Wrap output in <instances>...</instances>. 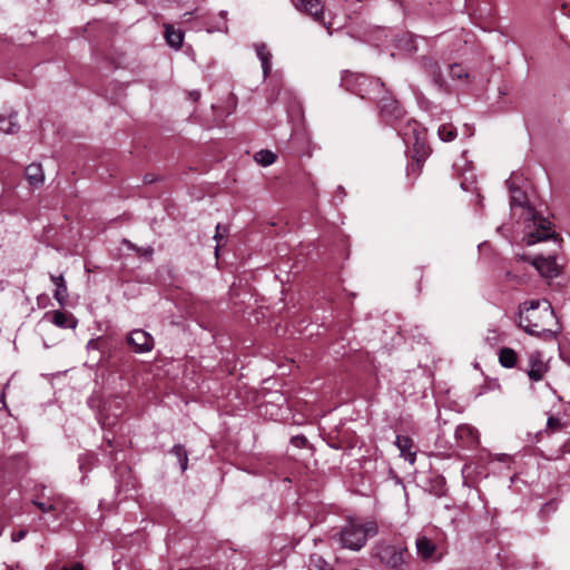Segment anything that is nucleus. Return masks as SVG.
Segmentation results:
<instances>
[{
  "instance_id": "31",
  "label": "nucleus",
  "mask_w": 570,
  "mask_h": 570,
  "mask_svg": "<svg viewBox=\"0 0 570 570\" xmlns=\"http://www.w3.org/2000/svg\"><path fill=\"white\" fill-rule=\"evenodd\" d=\"M292 443L298 448H302L306 443V438L303 435H296V436L292 438Z\"/></svg>"
},
{
  "instance_id": "41",
  "label": "nucleus",
  "mask_w": 570,
  "mask_h": 570,
  "mask_svg": "<svg viewBox=\"0 0 570 570\" xmlns=\"http://www.w3.org/2000/svg\"><path fill=\"white\" fill-rule=\"evenodd\" d=\"M127 245H129L131 248H135V245L130 244V242H127Z\"/></svg>"
},
{
  "instance_id": "8",
  "label": "nucleus",
  "mask_w": 570,
  "mask_h": 570,
  "mask_svg": "<svg viewBox=\"0 0 570 570\" xmlns=\"http://www.w3.org/2000/svg\"><path fill=\"white\" fill-rule=\"evenodd\" d=\"M380 112L381 117L389 122L400 119L403 115L399 102L392 97L387 96L380 98Z\"/></svg>"
},
{
  "instance_id": "4",
  "label": "nucleus",
  "mask_w": 570,
  "mask_h": 570,
  "mask_svg": "<svg viewBox=\"0 0 570 570\" xmlns=\"http://www.w3.org/2000/svg\"><path fill=\"white\" fill-rule=\"evenodd\" d=\"M342 86L361 98L368 99H377L379 94L384 88V83L379 78H370L362 73L348 71H345L342 77Z\"/></svg>"
},
{
  "instance_id": "12",
  "label": "nucleus",
  "mask_w": 570,
  "mask_h": 570,
  "mask_svg": "<svg viewBox=\"0 0 570 570\" xmlns=\"http://www.w3.org/2000/svg\"><path fill=\"white\" fill-rule=\"evenodd\" d=\"M45 317H50V322L60 328H76L77 326V320L70 313L61 311H55L52 313L48 312L46 313Z\"/></svg>"
},
{
  "instance_id": "25",
  "label": "nucleus",
  "mask_w": 570,
  "mask_h": 570,
  "mask_svg": "<svg viewBox=\"0 0 570 570\" xmlns=\"http://www.w3.org/2000/svg\"><path fill=\"white\" fill-rule=\"evenodd\" d=\"M308 569L309 570H332V567L321 554L313 553L309 557Z\"/></svg>"
},
{
  "instance_id": "9",
  "label": "nucleus",
  "mask_w": 570,
  "mask_h": 570,
  "mask_svg": "<svg viewBox=\"0 0 570 570\" xmlns=\"http://www.w3.org/2000/svg\"><path fill=\"white\" fill-rule=\"evenodd\" d=\"M531 264L544 277L553 278L559 275V267L553 256H537L531 261Z\"/></svg>"
},
{
  "instance_id": "27",
  "label": "nucleus",
  "mask_w": 570,
  "mask_h": 570,
  "mask_svg": "<svg viewBox=\"0 0 570 570\" xmlns=\"http://www.w3.org/2000/svg\"><path fill=\"white\" fill-rule=\"evenodd\" d=\"M438 134L441 140L446 142L452 141L458 135L456 128L449 124L440 126Z\"/></svg>"
},
{
  "instance_id": "20",
  "label": "nucleus",
  "mask_w": 570,
  "mask_h": 570,
  "mask_svg": "<svg viewBox=\"0 0 570 570\" xmlns=\"http://www.w3.org/2000/svg\"><path fill=\"white\" fill-rule=\"evenodd\" d=\"M420 126L416 121L407 124V129L402 131L401 135L405 144H410L412 139L414 140V146L423 145V138L421 137Z\"/></svg>"
},
{
  "instance_id": "18",
  "label": "nucleus",
  "mask_w": 570,
  "mask_h": 570,
  "mask_svg": "<svg viewBox=\"0 0 570 570\" xmlns=\"http://www.w3.org/2000/svg\"><path fill=\"white\" fill-rule=\"evenodd\" d=\"M417 554L423 560L432 558L436 550V546L426 537H419L415 542Z\"/></svg>"
},
{
  "instance_id": "7",
  "label": "nucleus",
  "mask_w": 570,
  "mask_h": 570,
  "mask_svg": "<svg viewBox=\"0 0 570 570\" xmlns=\"http://www.w3.org/2000/svg\"><path fill=\"white\" fill-rule=\"evenodd\" d=\"M548 370L543 360V355L539 351L531 352L528 357L527 373L530 380L538 382L541 381Z\"/></svg>"
},
{
  "instance_id": "5",
  "label": "nucleus",
  "mask_w": 570,
  "mask_h": 570,
  "mask_svg": "<svg viewBox=\"0 0 570 570\" xmlns=\"http://www.w3.org/2000/svg\"><path fill=\"white\" fill-rule=\"evenodd\" d=\"M376 557L386 568L400 570L406 564L409 552L403 546L381 543L376 547Z\"/></svg>"
},
{
  "instance_id": "19",
  "label": "nucleus",
  "mask_w": 570,
  "mask_h": 570,
  "mask_svg": "<svg viewBox=\"0 0 570 570\" xmlns=\"http://www.w3.org/2000/svg\"><path fill=\"white\" fill-rule=\"evenodd\" d=\"M455 436L464 442H466L469 445L476 444L479 441V433L478 431L468 424H462L456 428Z\"/></svg>"
},
{
  "instance_id": "28",
  "label": "nucleus",
  "mask_w": 570,
  "mask_h": 570,
  "mask_svg": "<svg viewBox=\"0 0 570 570\" xmlns=\"http://www.w3.org/2000/svg\"><path fill=\"white\" fill-rule=\"evenodd\" d=\"M450 77L452 79L462 80V79H466L469 77V73L465 71V69L461 65L454 63V65L450 66Z\"/></svg>"
},
{
  "instance_id": "15",
  "label": "nucleus",
  "mask_w": 570,
  "mask_h": 570,
  "mask_svg": "<svg viewBox=\"0 0 570 570\" xmlns=\"http://www.w3.org/2000/svg\"><path fill=\"white\" fill-rule=\"evenodd\" d=\"M395 444L400 450L401 456L407 460L410 463L415 461V452H412L413 441L411 438L405 435H397Z\"/></svg>"
},
{
  "instance_id": "1",
  "label": "nucleus",
  "mask_w": 570,
  "mask_h": 570,
  "mask_svg": "<svg viewBox=\"0 0 570 570\" xmlns=\"http://www.w3.org/2000/svg\"><path fill=\"white\" fill-rule=\"evenodd\" d=\"M507 185L511 194L510 204L512 210L517 207H520L522 210L521 216L525 224L523 243L527 246H532L551 238L558 242V235L553 230L552 223L528 204L525 194L514 186L512 178L507 180Z\"/></svg>"
},
{
  "instance_id": "39",
  "label": "nucleus",
  "mask_w": 570,
  "mask_h": 570,
  "mask_svg": "<svg viewBox=\"0 0 570 570\" xmlns=\"http://www.w3.org/2000/svg\"><path fill=\"white\" fill-rule=\"evenodd\" d=\"M127 245H129L131 248H135V245L130 244V242H127Z\"/></svg>"
},
{
  "instance_id": "40",
  "label": "nucleus",
  "mask_w": 570,
  "mask_h": 570,
  "mask_svg": "<svg viewBox=\"0 0 570 570\" xmlns=\"http://www.w3.org/2000/svg\"><path fill=\"white\" fill-rule=\"evenodd\" d=\"M127 245H129L131 248H135V245L130 244V242H127Z\"/></svg>"
},
{
  "instance_id": "11",
  "label": "nucleus",
  "mask_w": 570,
  "mask_h": 570,
  "mask_svg": "<svg viewBox=\"0 0 570 570\" xmlns=\"http://www.w3.org/2000/svg\"><path fill=\"white\" fill-rule=\"evenodd\" d=\"M31 503L38 508L42 513L56 512L61 504L66 503V499L61 495L49 497L45 499L43 493L37 494Z\"/></svg>"
},
{
  "instance_id": "24",
  "label": "nucleus",
  "mask_w": 570,
  "mask_h": 570,
  "mask_svg": "<svg viewBox=\"0 0 570 570\" xmlns=\"http://www.w3.org/2000/svg\"><path fill=\"white\" fill-rule=\"evenodd\" d=\"M170 452L177 458L181 471H186L188 464V453L186 449L181 444H175Z\"/></svg>"
},
{
  "instance_id": "14",
  "label": "nucleus",
  "mask_w": 570,
  "mask_h": 570,
  "mask_svg": "<svg viewBox=\"0 0 570 570\" xmlns=\"http://www.w3.org/2000/svg\"><path fill=\"white\" fill-rule=\"evenodd\" d=\"M422 67L436 86L443 87L445 85L440 67L432 58H423Z\"/></svg>"
},
{
  "instance_id": "10",
  "label": "nucleus",
  "mask_w": 570,
  "mask_h": 570,
  "mask_svg": "<svg viewBox=\"0 0 570 570\" xmlns=\"http://www.w3.org/2000/svg\"><path fill=\"white\" fill-rule=\"evenodd\" d=\"M294 4L298 11L309 14L315 21L323 20L324 3L322 0H295Z\"/></svg>"
},
{
  "instance_id": "3",
  "label": "nucleus",
  "mask_w": 570,
  "mask_h": 570,
  "mask_svg": "<svg viewBox=\"0 0 570 570\" xmlns=\"http://www.w3.org/2000/svg\"><path fill=\"white\" fill-rule=\"evenodd\" d=\"M377 533L375 522L358 523L355 521L347 522L338 533V542L343 548L351 550H360L366 543L368 538Z\"/></svg>"
},
{
  "instance_id": "13",
  "label": "nucleus",
  "mask_w": 570,
  "mask_h": 570,
  "mask_svg": "<svg viewBox=\"0 0 570 570\" xmlns=\"http://www.w3.org/2000/svg\"><path fill=\"white\" fill-rule=\"evenodd\" d=\"M50 279L56 285L53 297L59 303V305L63 307L68 298V288L65 277L63 275L56 276L53 274H50Z\"/></svg>"
},
{
  "instance_id": "17",
  "label": "nucleus",
  "mask_w": 570,
  "mask_h": 570,
  "mask_svg": "<svg viewBox=\"0 0 570 570\" xmlns=\"http://www.w3.org/2000/svg\"><path fill=\"white\" fill-rule=\"evenodd\" d=\"M24 177L30 185L38 187L45 180V174L40 164H30L24 169Z\"/></svg>"
},
{
  "instance_id": "23",
  "label": "nucleus",
  "mask_w": 570,
  "mask_h": 570,
  "mask_svg": "<svg viewBox=\"0 0 570 570\" xmlns=\"http://www.w3.org/2000/svg\"><path fill=\"white\" fill-rule=\"evenodd\" d=\"M500 364L507 368H511L517 363V353L509 347H503L499 354Z\"/></svg>"
},
{
  "instance_id": "34",
  "label": "nucleus",
  "mask_w": 570,
  "mask_h": 570,
  "mask_svg": "<svg viewBox=\"0 0 570 570\" xmlns=\"http://www.w3.org/2000/svg\"><path fill=\"white\" fill-rule=\"evenodd\" d=\"M61 570H83V567L82 564L80 563H75L72 567L68 568V567H62Z\"/></svg>"
},
{
  "instance_id": "33",
  "label": "nucleus",
  "mask_w": 570,
  "mask_h": 570,
  "mask_svg": "<svg viewBox=\"0 0 570 570\" xmlns=\"http://www.w3.org/2000/svg\"><path fill=\"white\" fill-rule=\"evenodd\" d=\"M222 225L220 224H217L216 226V234L214 236V238L217 240V246H216V250L218 249L219 247V240L223 238V234H222Z\"/></svg>"
},
{
  "instance_id": "6",
  "label": "nucleus",
  "mask_w": 570,
  "mask_h": 570,
  "mask_svg": "<svg viewBox=\"0 0 570 570\" xmlns=\"http://www.w3.org/2000/svg\"><path fill=\"white\" fill-rule=\"evenodd\" d=\"M127 343L136 353L150 352L154 348L153 336L144 330H134L127 337Z\"/></svg>"
},
{
  "instance_id": "26",
  "label": "nucleus",
  "mask_w": 570,
  "mask_h": 570,
  "mask_svg": "<svg viewBox=\"0 0 570 570\" xmlns=\"http://www.w3.org/2000/svg\"><path fill=\"white\" fill-rule=\"evenodd\" d=\"M276 158V154L267 149H262L257 151L254 156L255 161L262 166H269L274 164Z\"/></svg>"
},
{
  "instance_id": "38",
  "label": "nucleus",
  "mask_w": 570,
  "mask_h": 570,
  "mask_svg": "<svg viewBox=\"0 0 570 570\" xmlns=\"http://www.w3.org/2000/svg\"><path fill=\"white\" fill-rule=\"evenodd\" d=\"M325 27H326V29L328 30V35H332V31H331L330 26H325Z\"/></svg>"
},
{
  "instance_id": "30",
  "label": "nucleus",
  "mask_w": 570,
  "mask_h": 570,
  "mask_svg": "<svg viewBox=\"0 0 570 570\" xmlns=\"http://www.w3.org/2000/svg\"><path fill=\"white\" fill-rule=\"evenodd\" d=\"M27 530H19L11 533V540L12 542H19L27 535Z\"/></svg>"
},
{
  "instance_id": "42",
  "label": "nucleus",
  "mask_w": 570,
  "mask_h": 570,
  "mask_svg": "<svg viewBox=\"0 0 570 570\" xmlns=\"http://www.w3.org/2000/svg\"><path fill=\"white\" fill-rule=\"evenodd\" d=\"M7 570H16V569H13V568L9 567Z\"/></svg>"
},
{
  "instance_id": "35",
  "label": "nucleus",
  "mask_w": 570,
  "mask_h": 570,
  "mask_svg": "<svg viewBox=\"0 0 570 570\" xmlns=\"http://www.w3.org/2000/svg\"><path fill=\"white\" fill-rule=\"evenodd\" d=\"M0 404H2L3 406H6L4 392H2V394H1V396H0Z\"/></svg>"
},
{
  "instance_id": "29",
  "label": "nucleus",
  "mask_w": 570,
  "mask_h": 570,
  "mask_svg": "<svg viewBox=\"0 0 570 570\" xmlns=\"http://www.w3.org/2000/svg\"><path fill=\"white\" fill-rule=\"evenodd\" d=\"M71 504L72 503L66 499V503L61 504L60 508L56 511L58 513V517L67 519L69 515V510L71 509Z\"/></svg>"
},
{
  "instance_id": "36",
  "label": "nucleus",
  "mask_w": 570,
  "mask_h": 570,
  "mask_svg": "<svg viewBox=\"0 0 570 570\" xmlns=\"http://www.w3.org/2000/svg\"><path fill=\"white\" fill-rule=\"evenodd\" d=\"M191 96H193L194 100H197L200 95H199V92L195 91V92H191Z\"/></svg>"
},
{
  "instance_id": "16",
  "label": "nucleus",
  "mask_w": 570,
  "mask_h": 570,
  "mask_svg": "<svg viewBox=\"0 0 570 570\" xmlns=\"http://www.w3.org/2000/svg\"><path fill=\"white\" fill-rule=\"evenodd\" d=\"M255 51L261 60L264 78H267L272 70V53L265 43H256Z\"/></svg>"
},
{
  "instance_id": "2",
  "label": "nucleus",
  "mask_w": 570,
  "mask_h": 570,
  "mask_svg": "<svg viewBox=\"0 0 570 570\" xmlns=\"http://www.w3.org/2000/svg\"><path fill=\"white\" fill-rule=\"evenodd\" d=\"M519 326L534 336L556 333L558 327L551 304L547 299L522 303L519 307Z\"/></svg>"
},
{
  "instance_id": "21",
  "label": "nucleus",
  "mask_w": 570,
  "mask_h": 570,
  "mask_svg": "<svg viewBox=\"0 0 570 570\" xmlns=\"http://www.w3.org/2000/svg\"><path fill=\"white\" fill-rule=\"evenodd\" d=\"M165 38L170 47L179 49L183 46L184 32L170 24H165Z\"/></svg>"
},
{
  "instance_id": "22",
  "label": "nucleus",
  "mask_w": 570,
  "mask_h": 570,
  "mask_svg": "<svg viewBox=\"0 0 570 570\" xmlns=\"http://www.w3.org/2000/svg\"><path fill=\"white\" fill-rule=\"evenodd\" d=\"M20 126L17 121V114L9 116L0 115V130L4 134H14L19 130Z\"/></svg>"
},
{
  "instance_id": "37",
  "label": "nucleus",
  "mask_w": 570,
  "mask_h": 570,
  "mask_svg": "<svg viewBox=\"0 0 570 570\" xmlns=\"http://www.w3.org/2000/svg\"><path fill=\"white\" fill-rule=\"evenodd\" d=\"M146 254L151 255L153 254V249L151 248L146 249Z\"/></svg>"
},
{
  "instance_id": "32",
  "label": "nucleus",
  "mask_w": 570,
  "mask_h": 570,
  "mask_svg": "<svg viewBox=\"0 0 570 570\" xmlns=\"http://www.w3.org/2000/svg\"><path fill=\"white\" fill-rule=\"evenodd\" d=\"M547 424L549 428L551 429H557L560 426V421L558 417H554V416H550L547 421Z\"/></svg>"
}]
</instances>
